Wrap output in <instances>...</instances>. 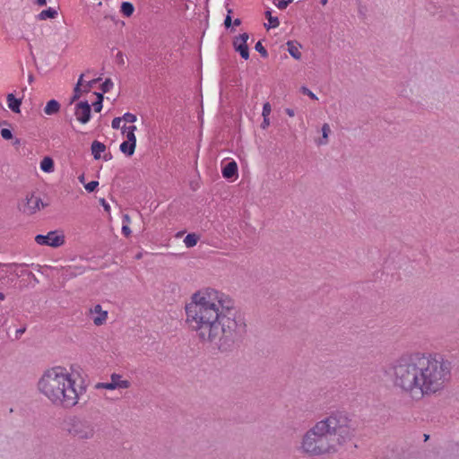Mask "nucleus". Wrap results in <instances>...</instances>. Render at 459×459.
Wrapping results in <instances>:
<instances>
[{
    "mask_svg": "<svg viewBox=\"0 0 459 459\" xmlns=\"http://www.w3.org/2000/svg\"><path fill=\"white\" fill-rule=\"evenodd\" d=\"M186 323L204 343L221 348L233 339L240 325L234 299L215 288L195 291L185 305Z\"/></svg>",
    "mask_w": 459,
    "mask_h": 459,
    "instance_id": "1",
    "label": "nucleus"
},
{
    "mask_svg": "<svg viewBox=\"0 0 459 459\" xmlns=\"http://www.w3.org/2000/svg\"><path fill=\"white\" fill-rule=\"evenodd\" d=\"M451 362L437 354L403 355L391 367L394 385L420 400L445 389L451 379Z\"/></svg>",
    "mask_w": 459,
    "mask_h": 459,
    "instance_id": "2",
    "label": "nucleus"
},
{
    "mask_svg": "<svg viewBox=\"0 0 459 459\" xmlns=\"http://www.w3.org/2000/svg\"><path fill=\"white\" fill-rule=\"evenodd\" d=\"M37 390L51 404L71 409L79 403L87 386L78 370L53 366L42 372L37 382Z\"/></svg>",
    "mask_w": 459,
    "mask_h": 459,
    "instance_id": "3",
    "label": "nucleus"
},
{
    "mask_svg": "<svg viewBox=\"0 0 459 459\" xmlns=\"http://www.w3.org/2000/svg\"><path fill=\"white\" fill-rule=\"evenodd\" d=\"M353 436L351 420L342 414H333L316 422L306 432L300 449L310 456L334 454Z\"/></svg>",
    "mask_w": 459,
    "mask_h": 459,
    "instance_id": "4",
    "label": "nucleus"
},
{
    "mask_svg": "<svg viewBox=\"0 0 459 459\" xmlns=\"http://www.w3.org/2000/svg\"><path fill=\"white\" fill-rule=\"evenodd\" d=\"M68 431L77 439H89L94 435L93 428L89 423L82 420H74Z\"/></svg>",
    "mask_w": 459,
    "mask_h": 459,
    "instance_id": "5",
    "label": "nucleus"
},
{
    "mask_svg": "<svg viewBox=\"0 0 459 459\" xmlns=\"http://www.w3.org/2000/svg\"><path fill=\"white\" fill-rule=\"evenodd\" d=\"M35 241L40 246L59 247L65 244V236L57 231H49L47 235H37Z\"/></svg>",
    "mask_w": 459,
    "mask_h": 459,
    "instance_id": "6",
    "label": "nucleus"
},
{
    "mask_svg": "<svg viewBox=\"0 0 459 459\" xmlns=\"http://www.w3.org/2000/svg\"><path fill=\"white\" fill-rule=\"evenodd\" d=\"M131 386V383L127 379H124L121 375L113 373L110 376V382L108 383H97L95 385L96 389H107V390H115V389H127Z\"/></svg>",
    "mask_w": 459,
    "mask_h": 459,
    "instance_id": "7",
    "label": "nucleus"
},
{
    "mask_svg": "<svg viewBox=\"0 0 459 459\" xmlns=\"http://www.w3.org/2000/svg\"><path fill=\"white\" fill-rule=\"evenodd\" d=\"M17 264H0V281L3 283L13 282L20 277Z\"/></svg>",
    "mask_w": 459,
    "mask_h": 459,
    "instance_id": "8",
    "label": "nucleus"
},
{
    "mask_svg": "<svg viewBox=\"0 0 459 459\" xmlns=\"http://www.w3.org/2000/svg\"><path fill=\"white\" fill-rule=\"evenodd\" d=\"M248 39V34L245 32L236 37L233 41L235 50L238 52L245 60H247L249 57V50L247 43Z\"/></svg>",
    "mask_w": 459,
    "mask_h": 459,
    "instance_id": "9",
    "label": "nucleus"
},
{
    "mask_svg": "<svg viewBox=\"0 0 459 459\" xmlns=\"http://www.w3.org/2000/svg\"><path fill=\"white\" fill-rule=\"evenodd\" d=\"M74 116L80 123H88L91 119L90 104L87 101H81L77 103L74 108Z\"/></svg>",
    "mask_w": 459,
    "mask_h": 459,
    "instance_id": "10",
    "label": "nucleus"
},
{
    "mask_svg": "<svg viewBox=\"0 0 459 459\" xmlns=\"http://www.w3.org/2000/svg\"><path fill=\"white\" fill-rule=\"evenodd\" d=\"M90 314L92 316V321L94 325L97 326H100L107 322L108 311L103 310L102 307L100 304L93 306L90 309Z\"/></svg>",
    "mask_w": 459,
    "mask_h": 459,
    "instance_id": "11",
    "label": "nucleus"
},
{
    "mask_svg": "<svg viewBox=\"0 0 459 459\" xmlns=\"http://www.w3.org/2000/svg\"><path fill=\"white\" fill-rule=\"evenodd\" d=\"M222 177L226 179H236L238 178V165L235 160L230 161L221 169Z\"/></svg>",
    "mask_w": 459,
    "mask_h": 459,
    "instance_id": "12",
    "label": "nucleus"
},
{
    "mask_svg": "<svg viewBox=\"0 0 459 459\" xmlns=\"http://www.w3.org/2000/svg\"><path fill=\"white\" fill-rule=\"evenodd\" d=\"M300 48L301 45L296 41L290 40L287 42L288 52L296 60H299L301 58Z\"/></svg>",
    "mask_w": 459,
    "mask_h": 459,
    "instance_id": "13",
    "label": "nucleus"
},
{
    "mask_svg": "<svg viewBox=\"0 0 459 459\" xmlns=\"http://www.w3.org/2000/svg\"><path fill=\"white\" fill-rule=\"evenodd\" d=\"M136 130H137V127L135 126H123L122 134L126 137L125 141L136 144V136H135Z\"/></svg>",
    "mask_w": 459,
    "mask_h": 459,
    "instance_id": "14",
    "label": "nucleus"
},
{
    "mask_svg": "<svg viewBox=\"0 0 459 459\" xmlns=\"http://www.w3.org/2000/svg\"><path fill=\"white\" fill-rule=\"evenodd\" d=\"M7 106L8 108L14 113H20V107L22 105V100L15 98L13 93H9L6 97Z\"/></svg>",
    "mask_w": 459,
    "mask_h": 459,
    "instance_id": "15",
    "label": "nucleus"
},
{
    "mask_svg": "<svg viewBox=\"0 0 459 459\" xmlns=\"http://www.w3.org/2000/svg\"><path fill=\"white\" fill-rule=\"evenodd\" d=\"M60 110V104L56 100H51L47 102L44 108V113L48 116L55 115Z\"/></svg>",
    "mask_w": 459,
    "mask_h": 459,
    "instance_id": "16",
    "label": "nucleus"
},
{
    "mask_svg": "<svg viewBox=\"0 0 459 459\" xmlns=\"http://www.w3.org/2000/svg\"><path fill=\"white\" fill-rule=\"evenodd\" d=\"M136 144L129 142H122L119 150L127 157H131L135 152Z\"/></svg>",
    "mask_w": 459,
    "mask_h": 459,
    "instance_id": "17",
    "label": "nucleus"
},
{
    "mask_svg": "<svg viewBox=\"0 0 459 459\" xmlns=\"http://www.w3.org/2000/svg\"><path fill=\"white\" fill-rule=\"evenodd\" d=\"M40 169L46 173H51L55 169L54 160L50 157H44L40 161Z\"/></svg>",
    "mask_w": 459,
    "mask_h": 459,
    "instance_id": "18",
    "label": "nucleus"
},
{
    "mask_svg": "<svg viewBox=\"0 0 459 459\" xmlns=\"http://www.w3.org/2000/svg\"><path fill=\"white\" fill-rule=\"evenodd\" d=\"M27 204L31 212H36L44 206L41 199L35 195L28 197Z\"/></svg>",
    "mask_w": 459,
    "mask_h": 459,
    "instance_id": "19",
    "label": "nucleus"
},
{
    "mask_svg": "<svg viewBox=\"0 0 459 459\" xmlns=\"http://www.w3.org/2000/svg\"><path fill=\"white\" fill-rule=\"evenodd\" d=\"M105 150H106L105 144L99 141H94L91 143V152H92L93 157L96 160H99L100 158L101 153L104 152Z\"/></svg>",
    "mask_w": 459,
    "mask_h": 459,
    "instance_id": "20",
    "label": "nucleus"
},
{
    "mask_svg": "<svg viewBox=\"0 0 459 459\" xmlns=\"http://www.w3.org/2000/svg\"><path fill=\"white\" fill-rule=\"evenodd\" d=\"M131 218L128 214H124L122 218V233L125 237H129L132 233L130 229Z\"/></svg>",
    "mask_w": 459,
    "mask_h": 459,
    "instance_id": "21",
    "label": "nucleus"
},
{
    "mask_svg": "<svg viewBox=\"0 0 459 459\" xmlns=\"http://www.w3.org/2000/svg\"><path fill=\"white\" fill-rule=\"evenodd\" d=\"M56 16H57L56 10H55L53 8H48V9L41 11L38 15V18H39V20L44 21L47 19H54Z\"/></svg>",
    "mask_w": 459,
    "mask_h": 459,
    "instance_id": "22",
    "label": "nucleus"
},
{
    "mask_svg": "<svg viewBox=\"0 0 459 459\" xmlns=\"http://www.w3.org/2000/svg\"><path fill=\"white\" fill-rule=\"evenodd\" d=\"M199 240V237L195 233L187 234L184 239V243L187 247H195Z\"/></svg>",
    "mask_w": 459,
    "mask_h": 459,
    "instance_id": "23",
    "label": "nucleus"
},
{
    "mask_svg": "<svg viewBox=\"0 0 459 459\" xmlns=\"http://www.w3.org/2000/svg\"><path fill=\"white\" fill-rule=\"evenodd\" d=\"M134 11V5L129 2H123L121 4V13L126 16L129 17L133 14Z\"/></svg>",
    "mask_w": 459,
    "mask_h": 459,
    "instance_id": "24",
    "label": "nucleus"
},
{
    "mask_svg": "<svg viewBox=\"0 0 459 459\" xmlns=\"http://www.w3.org/2000/svg\"><path fill=\"white\" fill-rule=\"evenodd\" d=\"M265 16H266V18L268 20V22H269L268 28H277V27H279L280 22H279L277 17L272 15V12L271 11H266L265 12Z\"/></svg>",
    "mask_w": 459,
    "mask_h": 459,
    "instance_id": "25",
    "label": "nucleus"
},
{
    "mask_svg": "<svg viewBox=\"0 0 459 459\" xmlns=\"http://www.w3.org/2000/svg\"><path fill=\"white\" fill-rule=\"evenodd\" d=\"M331 132L330 126L328 124H324L322 126V134L323 140L319 142V144H325L328 142V135Z\"/></svg>",
    "mask_w": 459,
    "mask_h": 459,
    "instance_id": "26",
    "label": "nucleus"
},
{
    "mask_svg": "<svg viewBox=\"0 0 459 459\" xmlns=\"http://www.w3.org/2000/svg\"><path fill=\"white\" fill-rule=\"evenodd\" d=\"M97 100L93 102L92 106L95 112H100L102 109V101H103V95L101 93H97Z\"/></svg>",
    "mask_w": 459,
    "mask_h": 459,
    "instance_id": "27",
    "label": "nucleus"
},
{
    "mask_svg": "<svg viewBox=\"0 0 459 459\" xmlns=\"http://www.w3.org/2000/svg\"><path fill=\"white\" fill-rule=\"evenodd\" d=\"M83 74H81L78 82L74 88V100L80 98L81 96V87L83 85L82 83Z\"/></svg>",
    "mask_w": 459,
    "mask_h": 459,
    "instance_id": "28",
    "label": "nucleus"
},
{
    "mask_svg": "<svg viewBox=\"0 0 459 459\" xmlns=\"http://www.w3.org/2000/svg\"><path fill=\"white\" fill-rule=\"evenodd\" d=\"M122 118V121L126 122V123H134L136 120H137V117L134 114H132V113H125L123 115V117H121Z\"/></svg>",
    "mask_w": 459,
    "mask_h": 459,
    "instance_id": "29",
    "label": "nucleus"
},
{
    "mask_svg": "<svg viewBox=\"0 0 459 459\" xmlns=\"http://www.w3.org/2000/svg\"><path fill=\"white\" fill-rule=\"evenodd\" d=\"M293 0H273V4L280 9L284 10L287 8L290 3H291Z\"/></svg>",
    "mask_w": 459,
    "mask_h": 459,
    "instance_id": "30",
    "label": "nucleus"
},
{
    "mask_svg": "<svg viewBox=\"0 0 459 459\" xmlns=\"http://www.w3.org/2000/svg\"><path fill=\"white\" fill-rule=\"evenodd\" d=\"M114 86L113 82L111 79H106L105 82L101 85V89L104 92L109 91Z\"/></svg>",
    "mask_w": 459,
    "mask_h": 459,
    "instance_id": "31",
    "label": "nucleus"
},
{
    "mask_svg": "<svg viewBox=\"0 0 459 459\" xmlns=\"http://www.w3.org/2000/svg\"><path fill=\"white\" fill-rule=\"evenodd\" d=\"M98 186H99L98 181H91V182L87 183L84 186V187L88 192H93L97 188Z\"/></svg>",
    "mask_w": 459,
    "mask_h": 459,
    "instance_id": "32",
    "label": "nucleus"
},
{
    "mask_svg": "<svg viewBox=\"0 0 459 459\" xmlns=\"http://www.w3.org/2000/svg\"><path fill=\"white\" fill-rule=\"evenodd\" d=\"M271 111H272V108H271L270 103L269 102L264 103L263 106V112H262L263 117H269L271 114Z\"/></svg>",
    "mask_w": 459,
    "mask_h": 459,
    "instance_id": "33",
    "label": "nucleus"
},
{
    "mask_svg": "<svg viewBox=\"0 0 459 459\" xmlns=\"http://www.w3.org/2000/svg\"><path fill=\"white\" fill-rule=\"evenodd\" d=\"M1 136L5 140H10L13 138V134H12L11 130H9L7 128H3L1 130Z\"/></svg>",
    "mask_w": 459,
    "mask_h": 459,
    "instance_id": "34",
    "label": "nucleus"
},
{
    "mask_svg": "<svg viewBox=\"0 0 459 459\" xmlns=\"http://www.w3.org/2000/svg\"><path fill=\"white\" fill-rule=\"evenodd\" d=\"M255 49L262 54V56H267V51L265 50V48L263 47L262 43L259 41L255 44Z\"/></svg>",
    "mask_w": 459,
    "mask_h": 459,
    "instance_id": "35",
    "label": "nucleus"
},
{
    "mask_svg": "<svg viewBox=\"0 0 459 459\" xmlns=\"http://www.w3.org/2000/svg\"><path fill=\"white\" fill-rule=\"evenodd\" d=\"M121 122H122L121 117H115L111 122L112 128H114V129L120 128Z\"/></svg>",
    "mask_w": 459,
    "mask_h": 459,
    "instance_id": "36",
    "label": "nucleus"
},
{
    "mask_svg": "<svg viewBox=\"0 0 459 459\" xmlns=\"http://www.w3.org/2000/svg\"><path fill=\"white\" fill-rule=\"evenodd\" d=\"M230 13H231V10L229 9L228 10V15L226 16V18L224 20V25H225L226 28H230L231 26V23H232Z\"/></svg>",
    "mask_w": 459,
    "mask_h": 459,
    "instance_id": "37",
    "label": "nucleus"
},
{
    "mask_svg": "<svg viewBox=\"0 0 459 459\" xmlns=\"http://www.w3.org/2000/svg\"><path fill=\"white\" fill-rule=\"evenodd\" d=\"M303 92L309 96L312 100H317V97L310 90L303 88Z\"/></svg>",
    "mask_w": 459,
    "mask_h": 459,
    "instance_id": "38",
    "label": "nucleus"
},
{
    "mask_svg": "<svg viewBox=\"0 0 459 459\" xmlns=\"http://www.w3.org/2000/svg\"><path fill=\"white\" fill-rule=\"evenodd\" d=\"M264 117V120H263L261 126H262V128L265 129L270 125V119H269V117Z\"/></svg>",
    "mask_w": 459,
    "mask_h": 459,
    "instance_id": "39",
    "label": "nucleus"
},
{
    "mask_svg": "<svg viewBox=\"0 0 459 459\" xmlns=\"http://www.w3.org/2000/svg\"><path fill=\"white\" fill-rule=\"evenodd\" d=\"M286 114L290 117H294L295 113H294V110L291 109V108H287L286 109Z\"/></svg>",
    "mask_w": 459,
    "mask_h": 459,
    "instance_id": "40",
    "label": "nucleus"
},
{
    "mask_svg": "<svg viewBox=\"0 0 459 459\" xmlns=\"http://www.w3.org/2000/svg\"><path fill=\"white\" fill-rule=\"evenodd\" d=\"M37 4L39 6H43L47 4V0H37Z\"/></svg>",
    "mask_w": 459,
    "mask_h": 459,
    "instance_id": "41",
    "label": "nucleus"
},
{
    "mask_svg": "<svg viewBox=\"0 0 459 459\" xmlns=\"http://www.w3.org/2000/svg\"><path fill=\"white\" fill-rule=\"evenodd\" d=\"M240 23H241V22H240V20H239V19H236V20L234 21V24H235L236 26H238Z\"/></svg>",
    "mask_w": 459,
    "mask_h": 459,
    "instance_id": "42",
    "label": "nucleus"
},
{
    "mask_svg": "<svg viewBox=\"0 0 459 459\" xmlns=\"http://www.w3.org/2000/svg\"><path fill=\"white\" fill-rule=\"evenodd\" d=\"M4 294L0 292V300H4Z\"/></svg>",
    "mask_w": 459,
    "mask_h": 459,
    "instance_id": "43",
    "label": "nucleus"
},
{
    "mask_svg": "<svg viewBox=\"0 0 459 459\" xmlns=\"http://www.w3.org/2000/svg\"><path fill=\"white\" fill-rule=\"evenodd\" d=\"M104 208H105L106 211H108L109 205L108 204H104Z\"/></svg>",
    "mask_w": 459,
    "mask_h": 459,
    "instance_id": "44",
    "label": "nucleus"
},
{
    "mask_svg": "<svg viewBox=\"0 0 459 459\" xmlns=\"http://www.w3.org/2000/svg\"><path fill=\"white\" fill-rule=\"evenodd\" d=\"M321 3H322L323 5H325V4H326L327 0H321Z\"/></svg>",
    "mask_w": 459,
    "mask_h": 459,
    "instance_id": "45",
    "label": "nucleus"
},
{
    "mask_svg": "<svg viewBox=\"0 0 459 459\" xmlns=\"http://www.w3.org/2000/svg\"><path fill=\"white\" fill-rule=\"evenodd\" d=\"M104 160H109L108 155L104 156Z\"/></svg>",
    "mask_w": 459,
    "mask_h": 459,
    "instance_id": "46",
    "label": "nucleus"
},
{
    "mask_svg": "<svg viewBox=\"0 0 459 459\" xmlns=\"http://www.w3.org/2000/svg\"><path fill=\"white\" fill-rule=\"evenodd\" d=\"M104 160H109L108 155L104 156Z\"/></svg>",
    "mask_w": 459,
    "mask_h": 459,
    "instance_id": "47",
    "label": "nucleus"
},
{
    "mask_svg": "<svg viewBox=\"0 0 459 459\" xmlns=\"http://www.w3.org/2000/svg\"><path fill=\"white\" fill-rule=\"evenodd\" d=\"M424 437H425V440L429 439V435H424Z\"/></svg>",
    "mask_w": 459,
    "mask_h": 459,
    "instance_id": "48",
    "label": "nucleus"
}]
</instances>
